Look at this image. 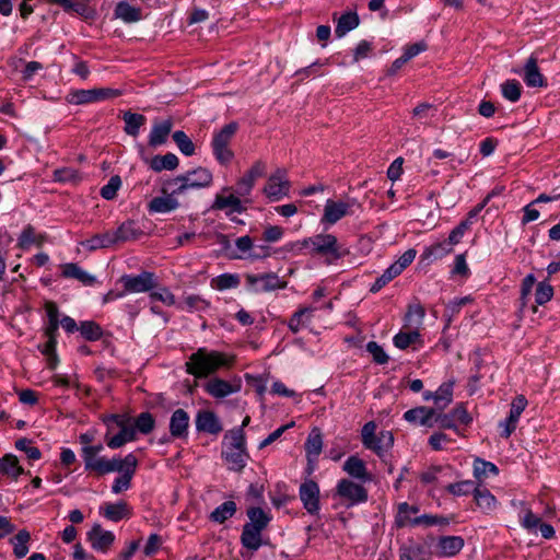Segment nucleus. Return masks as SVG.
<instances>
[{"label":"nucleus","mask_w":560,"mask_h":560,"mask_svg":"<svg viewBox=\"0 0 560 560\" xmlns=\"http://www.w3.org/2000/svg\"><path fill=\"white\" fill-rule=\"evenodd\" d=\"M337 495L348 501L347 506H353L368 501L366 489L349 479H341L336 487Z\"/></svg>","instance_id":"obj_9"},{"label":"nucleus","mask_w":560,"mask_h":560,"mask_svg":"<svg viewBox=\"0 0 560 560\" xmlns=\"http://www.w3.org/2000/svg\"><path fill=\"white\" fill-rule=\"evenodd\" d=\"M62 277L77 279L84 285H93L96 282V278L82 269L79 265L68 262L61 266Z\"/></svg>","instance_id":"obj_30"},{"label":"nucleus","mask_w":560,"mask_h":560,"mask_svg":"<svg viewBox=\"0 0 560 560\" xmlns=\"http://www.w3.org/2000/svg\"><path fill=\"white\" fill-rule=\"evenodd\" d=\"M179 207V202L173 196H161L154 197L148 205L150 213H168L176 210Z\"/></svg>","instance_id":"obj_33"},{"label":"nucleus","mask_w":560,"mask_h":560,"mask_svg":"<svg viewBox=\"0 0 560 560\" xmlns=\"http://www.w3.org/2000/svg\"><path fill=\"white\" fill-rule=\"evenodd\" d=\"M213 209L226 210V214L242 213L245 208L242 206L241 196L231 194L229 196L217 195Z\"/></svg>","instance_id":"obj_29"},{"label":"nucleus","mask_w":560,"mask_h":560,"mask_svg":"<svg viewBox=\"0 0 560 560\" xmlns=\"http://www.w3.org/2000/svg\"><path fill=\"white\" fill-rule=\"evenodd\" d=\"M137 466H138V459L132 453L127 454L122 458L121 466H120L121 468L116 470V471L120 472L121 475L118 476L117 478H115V480L113 482V486H112L113 493L118 494V493L126 491L130 488L131 479L136 472Z\"/></svg>","instance_id":"obj_10"},{"label":"nucleus","mask_w":560,"mask_h":560,"mask_svg":"<svg viewBox=\"0 0 560 560\" xmlns=\"http://www.w3.org/2000/svg\"><path fill=\"white\" fill-rule=\"evenodd\" d=\"M88 538L92 547L105 552L115 540V535L109 530H104L101 525L95 524L88 533Z\"/></svg>","instance_id":"obj_19"},{"label":"nucleus","mask_w":560,"mask_h":560,"mask_svg":"<svg viewBox=\"0 0 560 560\" xmlns=\"http://www.w3.org/2000/svg\"><path fill=\"white\" fill-rule=\"evenodd\" d=\"M300 244L311 255L325 257L327 264H334L348 254V249L332 234H316L304 238Z\"/></svg>","instance_id":"obj_2"},{"label":"nucleus","mask_w":560,"mask_h":560,"mask_svg":"<svg viewBox=\"0 0 560 560\" xmlns=\"http://www.w3.org/2000/svg\"><path fill=\"white\" fill-rule=\"evenodd\" d=\"M238 129L235 121L226 124L220 130L213 132L211 148L213 155L220 164H228L232 161L234 154L229 148L233 137Z\"/></svg>","instance_id":"obj_3"},{"label":"nucleus","mask_w":560,"mask_h":560,"mask_svg":"<svg viewBox=\"0 0 560 560\" xmlns=\"http://www.w3.org/2000/svg\"><path fill=\"white\" fill-rule=\"evenodd\" d=\"M417 252L413 248L406 250L395 262L388 268L397 277L399 276L416 258Z\"/></svg>","instance_id":"obj_57"},{"label":"nucleus","mask_w":560,"mask_h":560,"mask_svg":"<svg viewBox=\"0 0 560 560\" xmlns=\"http://www.w3.org/2000/svg\"><path fill=\"white\" fill-rule=\"evenodd\" d=\"M133 425L136 428V432L138 431L142 434H149L154 429L155 420L150 412H142L133 421Z\"/></svg>","instance_id":"obj_59"},{"label":"nucleus","mask_w":560,"mask_h":560,"mask_svg":"<svg viewBox=\"0 0 560 560\" xmlns=\"http://www.w3.org/2000/svg\"><path fill=\"white\" fill-rule=\"evenodd\" d=\"M179 164L178 158L174 153H166L164 155H155L150 161V167L154 172L173 171Z\"/></svg>","instance_id":"obj_37"},{"label":"nucleus","mask_w":560,"mask_h":560,"mask_svg":"<svg viewBox=\"0 0 560 560\" xmlns=\"http://www.w3.org/2000/svg\"><path fill=\"white\" fill-rule=\"evenodd\" d=\"M173 120L171 118L154 121L149 135V145L152 148L164 144L173 129Z\"/></svg>","instance_id":"obj_21"},{"label":"nucleus","mask_w":560,"mask_h":560,"mask_svg":"<svg viewBox=\"0 0 560 560\" xmlns=\"http://www.w3.org/2000/svg\"><path fill=\"white\" fill-rule=\"evenodd\" d=\"M100 513L112 522H119L124 518H129L131 515L128 504L124 501L117 503H104L100 508Z\"/></svg>","instance_id":"obj_27"},{"label":"nucleus","mask_w":560,"mask_h":560,"mask_svg":"<svg viewBox=\"0 0 560 560\" xmlns=\"http://www.w3.org/2000/svg\"><path fill=\"white\" fill-rule=\"evenodd\" d=\"M125 121V132L131 137H137L139 135L140 128L145 122V117L141 114H136L131 112H126L124 114Z\"/></svg>","instance_id":"obj_41"},{"label":"nucleus","mask_w":560,"mask_h":560,"mask_svg":"<svg viewBox=\"0 0 560 560\" xmlns=\"http://www.w3.org/2000/svg\"><path fill=\"white\" fill-rule=\"evenodd\" d=\"M182 175L187 190L209 187L213 179L212 173L208 168L201 166L188 171Z\"/></svg>","instance_id":"obj_14"},{"label":"nucleus","mask_w":560,"mask_h":560,"mask_svg":"<svg viewBox=\"0 0 560 560\" xmlns=\"http://www.w3.org/2000/svg\"><path fill=\"white\" fill-rule=\"evenodd\" d=\"M553 295L552 287L547 282H539L535 291V301L539 305H544L551 300Z\"/></svg>","instance_id":"obj_63"},{"label":"nucleus","mask_w":560,"mask_h":560,"mask_svg":"<svg viewBox=\"0 0 560 560\" xmlns=\"http://www.w3.org/2000/svg\"><path fill=\"white\" fill-rule=\"evenodd\" d=\"M31 539V535L26 529L20 530L14 538H12L11 542L13 544V552L16 558H24L28 552V541Z\"/></svg>","instance_id":"obj_49"},{"label":"nucleus","mask_w":560,"mask_h":560,"mask_svg":"<svg viewBox=\"0 0 560 560\" xmlns=\"http://www.w3.org/2000/svg\"><path fill=\"white\" fill-rule=\"evenodd\" d=\"M222 457L230 470L241 471L246 466L248 454L246 448H223Z\"/></svg>","instance_id":"obj_26"},{"label":"nucleus","mask_w":560,"mask_h":560,"mask_svg":"<svg viewBox=\"0 0 560 560\" xmlns=\"http://www.w3.org/2000/svg\"><path fill=\"white\" fill-rule=\"evenodd\" d=\"M419 512V508L417 505H410L407 502H401L397 506V513L395 516V524L397 527L402 528L406 526H416L413 524V518Z\"/></svg>","instance_id":"obj_34"},{"label":"nucleus","mask_w":560,"mask_h":560,"mask_svg":"<svg viewBox=\"0 0 560 560\" xmlns=\"http://www.w3.org/2000/svg\"><path fill=\"white\" fill-rule=\"evenodd\" d=\"M523 80L529 88H544L547 86V81L544 75L540 73L539 68L537 66V58L530 56L525 66Z\"/></svg>","instance_id":"obj_22"},{"label":"nucleus","mask_w":560,"mask_h":560,"mask_svg":"<svg viewBox=\"0 0 560 560\" xmlns=\"http://www.w3.org/2000/svg\"><path fill=\"white\" fill-rule=\"evenodd\" d=\"M203 388L211 397L221 399L238 393L242 388V382L240 378L225 381L219 377H212L203 385Z\"/></svg>","instance_id":"obj_11"},{"label":"nucleus","mask_w":560,"mask_h":560,"mask_svg":"<svg viewBox=\"0 0 560 560\" xmlns=\"http://www.w3.org/2000/svg\"><path fill=\"white\" fill-rule=\"evenodd\" d=\"M246 514L248 517V522L245 523L244 525L253 529H257L259 532H264L272 520L270 513L264 511L261 508L258 506L249 508Z\"/></svg>","instance_id":"obj_28"},{"label":"nucleus","mask_w":560,"mask_h":560,"mask_svg":"<svg viewBox=\"0 0 560 560\" xmlns=\"http://www.w3.org/2000/svg\"><path fill=\"white\" fill-rule=\"evenodd\" d=\"M161 190L164 195L173 196V198L184 195L187 191V187L183 175L163 182Z\"/></svg>","instance_id":"obj_48"},{"label":"nucleus","mask_w":560,"mask_h":560,"mask_svg":"<svg viewBox=\"0 0 560 560\" xmlns=\"http://www.w3.org/2000/svg\"><path fill=\"white\" fill-rule=\"evenodd\" d=\"M262 192L270 201H279L290 192V182L287 178V171L278 168L271 174L262 189Z\"/></svg>","instance_id":"obj_7"},{"label":"nucleus","mask_w":560,"mask_h":560,"mask_svg":"<svg viewBox=\"0 0 560 560\" xmlns=\"http://www.w3.org/2000/svg\"><path fill=\"white\" fill-rule=\"evenodd\" d=\"M420 341L419 329H412L410 331H400L396 334L393 338V343L398 349L405 350L409 346Z\"/></svg>","instance_id":"obj_50"},{"label":"nucleus","mask_w":560,"mask_h":560,"mask_svg":"<svg viewBox=\"0 0 560 560\" xmlns=\"http://www.w3.org/2000/svg\"><path fill=\"white\" fill-rule=\"evenodd\" d=\"M300 500L310 514L319 512V487L314 480L304 481L299 489Z\"/></svg>","instance_id":"obj_13"},{"label":"nucleus","mask_w":560,"mask_h":560,"mask_svg":"<svg viewBox=\"0 0 560 560\" xmlns=\"http://www.w3.org/2000/svg\"><path fill=\"white\" fill-rule=\"evenodd\" d=\"M118 283L122 285L124 293H145L156 287V278L153 272L142 271L139 275H124Z\"/></svg>","instance_id":"obj_5"},{"label":"nucleus","mask_w":560,"mask_h":560,"mask_svg":"<svg viewBox=\"0 0 560 560\" xmlns=\"http://www.w3.org/2000/svg\"><path fill=\"white\" fill-rule=\"evenodd\" d=\"M103 422L105 423L107 428L106 434H112L116 430H120L124 427L128 425L129 423L133 422L132 418L128 415H118V413H112L104 416Z\"/></svg>","instance_id":"obj_46"},{"label":"nucleus","mask_w":560,"mask_h":560,"mask_svg":"<svg viewBox=\"0 0 560 560\" xmlns=\"http://www.w3.org/2000/svg\"><path fill=\"white\" fill-rule=\"evenodd\" d=\"M136 439L137 433L133 422L118 430L116 434H105L106 444L112 450L120 448L126 443L136 441Z\"/></svg>","instance_id":"obj_23"},{"label":"nucleus","mask_w":560,"mask_h":560,"mask_svg":"<svg viewBox=\"0 0 560 560\" xmlns=\"http://www.w3.org/2000/svg\"><path fill=\"white\" fill-rule=\"evenodd\" d=\"M343 470L352 478L360 480L361 482H368L372 480V475L368 471L365 463L358 456H350L343 463Z\"/></svg>","instance_id":"obj_24"},{"label":"nucleus","mask_w":560,"mask_h":560,"mask_svg":"<svg viewBox=\"0 0 560 560\" xmlns=\"http://www.w3.org/2000/svg\"><path fill=\"white\" fill-rule=\"evenodd\" d=\"M195 423L199 432L218 434L222 431V424L213 411L200 410L196 416Z\"/></svg>","instance_id":"obj_18"},{"label":"nucleus","mask_w":560,"mask_h":560,"mask_svg":"<svg viewBox=\"0 0 560 560\" xmlns=\"http://www.w3.org/2000/svg\"><path fill=\"white\" fill-rule=\"evenodd\" d=\"M223 448H246L245 433L242 428H233L223 439Z\"/></svg>","instance_id":"obj_43"},{"label":"nucleus","mask_w":560,"mask_h":560,"mask_svg":"<svg viewBox=\"0 0 560 560\" xmlns=\"http://www.w3.org/2000/svg\"><path fill=\"white\" fill-rule=\"evenodd\" d=\"M79 330L82 337L89 341L100 340L103 336L101 326L93 320L81 322Z\"/></svg>","instance_id":"obj_54"},{"label":"nucleus","mask_w":560,"mask_h":560,"mask_svg":"<svg viewBox=\"0 0 560 560\" xmlns=\"http://www.w3.org/2000/svg\"><path fill=\"white\" fill-rule=\"evenodd\" d=\"M313 312V307H303L296 311L288 323L289 329L294 334L299 332L311 323Z\"/></svg>","instance_id":"obj_36"},{"label":"nucleus","mask_w":560,"mask_h":560,"mask_svg":"<svg viewBox=\"0 0 560 560\" xmlns=\"http://www.w3.org/2000/svg\"><path fill=\"white\" fill-rule=\"evenodd\" d=\"M241 544L245 549L254 553L265 544L262 532L244 525L241 534Z\"/></svg>","instance_id":"obj_32"},{"label":"nucleus","mask_w":560,"mask_h":560,"mask_svg":"<svg viewBox=\"0 0 560 560\" xmlns=\"http://www.w3.org/2000/svg\"><path fill=\"white\" fill-rule=\"evenodd\" d=\"M358 202L353 198L347 199H327L324 206L320 223L326 226H331L340 221L342 218L352 215L353 208Z\"/></svg>","instance_id":"obj_4"},{"label":"nucleus","mask_w":560,"mask_h":560,"mask_svg":"<svg viewBox=\"0 0 560 560\" xmlns=\"http://www.w3.org/2000/svg\"><path fill=\"white\" fill-rule=\"evenodd\" d=\"M231 364L232 358L228 354L202 347L189 355L185 368L186 372L196 378H206Z\"/></svg>","instance_id":"obj_1"},{"label":"nucleus","mask_w":560,"mask_h":560,"mask_svg":"<svg viewBox=\"0 0 560 560\" xmlns=\"http://www.w3.org/2000/svg\"><path fill=\"white\" fill-rule=\"evenodd\" d=\"M236 512V504L234 501H225L217 506L210 514L211 521L223 524L226 520L231 518Z\"/></svg>","instance_id":"obj_44"},{"label":"nucleus","mask_w":560,"mask_h":560,"mask_svg":"<svg viewBox=\"0 0 560 560\" xmlns=\"http://www.w3.org/2000/svg\"><path fill=\"white\" fill-rule=\"evenodd\" d=\"M477 505L486 513H489L495 509L497 500L488 489H475L474 494Z\"/></svg>","instance_id":"obj_47"},{"label":"nucleus","mask_w":560,"mask_h":560,"mask_svg":"<svg viewBox=\"0 0 560 560\" xmlns=\"http://www.w3.org/2000/svg\"><path fill=\"white\" fill-rule=\"evenodd\" d=\"M465 541L460 536H442L436 544V552L441 557H454L464 547Z\"/></svg>","instance_id":"obj_25"},{"label":"nucleus","mask_w":560,"mask_h":560,"mask_svg":"<svg viewBox=\"0 0 560 560\" xmlns=\"http://www.w3.org/2000/svg\"><path fill=\"white\" fill-rule=\"evenodd\" d=\"M526 405L527 400L523 395L513 399L509 417L499 423V428L501 429L500 435L502 438L508 439L515 431L520 417Z\"/></svg>","instance_id":"obj_12"},{"label":"nucleus","mask_w":560,"mask_h":560,"mask_svg":"<svg viewBox=\"0 0 560 560\" xmlns=\"http://www.w3.org/2000/svg\"><path fill=\"white\" fill-rule=\"evenodd\" d=\"M498 474H499V469L493 463H490V462H487V460H483L480 458L475 459L474 476L476 478H485V477H488L489 475L495 476Z\"/></svg>","instance_id":"obj_58"},{"label":"nucleus","mask_w":560,"mask_h":560,"mask_svg":"<svg viewBox=\"0 0 560 560\" xmlns=\"http://www.w3.org/2000/svg\"><path fill=\"white\" fill-rule=\"evenodd\" d=\"M54 178L56 182L61 183H77L80 180L79 172L72 167H62L54 172Z\"/></svg>","instance_id":"obj_61"},{"label":"nucleus","mask_w":560,"mask_h":560,"mask_svg":"<svg viewBox=\"0 0 560 560\" xmlns=\"http://www.w3.org/2000/svg\"><path fill=\"white\" fill-rule=\"evenodd\" d=\"M500 90L502 96L512 103H515L521 98L522 85L518 81L514 79L504 81L500 85Z\"/></svg>","instance_id":"obj_51"},{"label":"nucleus","mask_w":560,"mask_h":560,"mask_svg":"<svg viewBox=\"0 0 560 560\" xmlns=\"http://www.w3.org/2000/svg\"><path fill=\"white\" fill-rule=\"evenodd\" d=\"M323 448V439L318 430H313L305 442V451L308 462L317 459Z\"/></svg>","instance_id":"obj_40"},{"label":"nucleus","mask_w":560,"mask_h":560,"mask_svg":"<svg viewBox=\"0 0 560 560\" xmlns=\"http://www.w3.org/2000/svg\"><path fill=\"white\" fill-rule=\"evenodd\" d=\"M120 95L118 90L100 88L91 90H74L67 96V102L73 105H84L105 101Z\"/></svg>","instance_id":"obj_6"},{"label":"nucleus","mask_w":560,"mask_h":560,"mask_svg":"<svg viewBox=\"0 0 560 560\" xmlns=\"http://www.w3.org/2000/svg\"><path fill=\"white\" fill-rule=\"evenodd\" d=\"M394 445V435L390 431H381L376 436L364 445L365 448L373 451L382 460L386 463V453Z\"/></svg>","instance_id":"obj_17"},{"label":"nucleus","mask_w":560,"mask_h":560,"mask_svg":"<svg viewBox=\"0 0 560 560\" xmlns=\"http://www.w3.org/2000/svg\"><path fill=\"white\" fill-rule=\"evenodd\" d=\"M0 469L14 479L23 472V468L19 465L16 456L11 454L5 455L0 459Z\"/></svg>","instance_id":"obj_53"},{"label":"nucleus","mask_w":560,"mask_h":560,"mask_svg":"<svg viewBox=\"0 0 560 560\" xmlns=\"http://www.w3.org/2000/svg\"><path fill=\"white\" fill-rule=\"evenodd\" d=\"M435 409L429 407H417L407 410L404 413V419L412 424L433 428V418Z\"/></svg>","instance_id":"obj_20"},{"label":"nucleus","mask_w":560,"mask_h":560,"mask_svg":"<svg viewBox=\"0 0 560 560\" xmlns=\"http://www.w3.org/2000/svg\"><path fill=\"white\" fill-rule=\"evenodd\" d=\"M114 14L116 19L125 23H136L142 19L141 9L132 7L126 1L117 3Z\"/></svg>","instance_id":"obj_35"},{"label":"nucleus","mask_w":560,"mask_h":560,"mask_svg":"<svg viewBox=\"0 0 560 560\" xmlns=\"http://www.w3.org/2000/svg\"><path fill=\"white\" fill-rule=\"evenodd\" d=\"M453 387L454 382L448 381L442 383L439 388L434 392V404L438 409L442 410L446 408L453 400Z\"/></svg>","instance_id":"obj_38"},{"label":"nucleus","mask_w":560,"mask_h":560,"mask_svg":"<svg viewBox=\"0 0 560 560\" xmlns=\"http://www.w3.org/2000/svg\"><path fill=\"white\" fill-rule=\"evenodd\" d=\"M178 308L187 312H203L210 307V303L200 295H187L178 305Z\"/></svg>","instance_id":"obj_45"},{"label":"nucleus","mask_w":560,"mask_h":560,"mask_svg":"<svg viewBox=\"0 0 560 560\" xmlns=\"http://www.w3.org/2000/svg\"><path fill=\"white\" fill-rule=\"evenodd\" d=\"M240 284V278L233 273H222L212 279L211 285L219 291L236 288Z\"/></svg>","instance_id":"obj_55"},{"label":"nucleus","mask_w":560,"mask_h":560,"mask_svg":"<svg viewBox=\"0 0 560 560\" xmlns=\"http://www.w3.org/2000/svg\"><path fill=\"white\" fill-rule=\"evenodd\" d=\"M471 222L469 220L462 221L456 228H454L447 238V243L451 247L458 244L463 238L466 231L470 228Z\"/></svg>","instance_id":"obj_64"},{"label":"nucleus","mask_w":560,"mask_h":560,"mask_svg":"<svg viewBox=\"0 0 560 560\" xmlns=\"http://www.w3.org/2000/svg\"><path fill=\"white\" fill-rule=\"evenodd\" d=\"M285 281H282L276 273L247 275L246 285L250 292L262 293L271 292L285 288Z\"/></svg>","instance_id":"obj_8"},{"label":"nucleus","mask_w":560,"mask_h":560,"mask_svg":"<svg viewBox=\"0 0 560 560\" xmlns=\"http://www.w3.org/2000/svg\"><path fill=\"white\" fill-rule=\"evenodd\" d=\"M425 312L420 304L410 305L405 316L406 326L419 329L423 323Z\"/></svg>","instance_id":"obj_52"},{"label":"nucleus","mask_w":560,"mask_h":560,"mask_svg":"<svg viewBox=\"0 0 560 560\" xmlns=\"http://www.w3.org/2000/svg\"><path fill=\"white\" fill-rule=\"evenodd\" d=\"M82 245L89 250H96L101 248H108L115 245L114 238L110 231H106L102 234H95L91 238L82 243Z\"/></svg>","instance_id":"obj_42"},{"label":"nucleus","mask_w":560,"mask_h":560,"mask_svg":"<svg viewBox=\"0 0 560 560\" xmlns=\"http://www.w3.org/2000/svg\"><path fill=\"white\" fill-rule=\"evenodd\" d=\"M121 186L119 176H112L108 183L101 188V196L106 200H112L116 197L118 189Z\"/></svg>","instance_id":"obj_62"},{"label":"nucleus","mask_w":560,"mask_h":560,"mask_svg":"<svg viewBox=\"0 0 560 560\" xmlns=\"http://www.w3.org/2000/svg\"><path fill=\"white\" fill-rule=\"evenodd\" d=\"M359 23H360V20L355 12H347L338 19L337 26L335 28V33L338 37H342L348 32L358 27Z\"/></svg>","instance_id":"obj_39"},{"label":"nucleus","mask_w":560,"mask_h":560,"mask_svg":"<svg viewBox=\"0 0 560 560\" xmlns=\"http://www.w3.org/2000/svg\"><path fill=\"white\" fill-rule=\"evenodd\" d=\"M122 458L114 457L112 459H107L104 456H97L94 458H90L84 462L85 470L94 471L98 475H106L120 469Z\"/></svg>","instance_id":"obj_15"},{"label":"nucleus","mask_w":560,"mask_h":560,"mask_svg":"<svg viewBox=\"0 0 560 560\" xmlns=\"http://www.w3.org/2000/svg\"><path fill=\"white\" fill-rule=\"evenodd\" d=\"M110 232L115 244L137 240L142 234V232L136 228L133 221H126L115 231Z\"/></svg>","instance_id":"obj_31"},{"label":"nucleus","mask_w":560,"mask_h":560,"mask_svg":"<svg viewBox=\"0 0 560 560\" xmlns=\"http://www.w3.org/2000/svg\"><path fill=\"white\" fill-rule=\"evenodd\" d=\"M173 140L184 155L191 156L195 154V144L184 131H175L173 133Z\"/></svg>","instance_id":"obj_56"},{"label":"nucleus","mask_w":560,"mask_h":560,"mask_svg":"<svg viewBox=\"0 0 560 560\" xmlns=\"http://www.w3.org/2000/svg\"><path fill=\"white\" fill-rule=\"evenodd\" d=\"M452 252L450 244L444 241L427 247L422 254L423 258L440 259Z\"/></svg>","instance_id":"obj_60"},{"label":"nucleus","mask_w":560,"mask_h":560,"mask_svg":"<svg viewBox=\"0 0 560 560\" xmlns=\"http://www.w3.org/2000/svg\"><path fill=\"white\" fill-rule=\"evenodd\" d=\"M189 416L184 409H176L170 419V436L186 439L188 436Z\"/></svg>","instance_id":"obj_16"}]
</instances>
